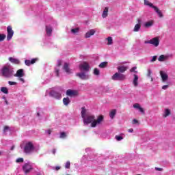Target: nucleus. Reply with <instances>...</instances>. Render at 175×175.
<instances>
[{"instance_id":"1","label":"nucleus","mask_w":175,"mask_h":175,"mask_svg":"<svg viewBox=\"0 0 175 175\" xmlns=\"http://www.w3.org/2000/svg\"><path fill=\"white\" fill-rule=\"evenodd\" d=\"M81 117L83 120L84 125H88V124H91V122H94L95 120V116L92 115H89L87 113V109H85V107L81 108Z\"/></svg>"},{"instance_id":"2","label":"nucleus","mask_w":175,"mask_h":175,"mask_svg":"<svg viewBox=\"0 0 175 175\" xmlns=\"http://www.w3.org/2000/svg\"><path fill=\"white\" fill-rule=\"evenodd\" d=\"M14 73V70H13V68H12L10 66H5L1 69L2 75L7 79H10L11 77H13Z\"/></svg>"},{"instance_id":"3","label":"nucleus","mask_w":175,"mask_h":175,"mask_svg":"<svg viewBox=\"0 0 175 175\" xmlns=\"http://www.w3.org/2000/svg\"><path fill=\"white\" fill-rule=\"evenodd\" d=\"M62 92H64V89L59 88L57 90H51L49 95L55 98V99H61L62 98Z\"/></svg>"},{"instance_id":"4","label":"nucleus","mask_w":175,"mask_h":175,"mask_svg":"<svg viewBox=\"0 0 175 175\" xmlns=\"http://www.w3.org/2000/svg\"><path fill=\"white\" fill-rule=\"evenodd\" d=\"M35 151V146L31 142H29L25 144L24 147V152L25 154H32Z\"/></svg>"},{"instance_id":"5","label":"nucleus","mask_w":175,"mask_h":175,"mask_svg":"<svg viewBox=\"0 0 175 175\" xmlns=\"http://www.w3.org/2000/svg\"><path fill=\"white\" fill-rule=\"evenodd\" d=\"M14 77H18V80L21 81L23 84L25 83V79L23 78V76H25L23 69H19L16 71V73L14 75Z\"/></svg>"},{"instance_id":"6","label":"nucleus","mask_w":175,"mask_h":175,"mask_svg":"<svg viewBox=\"0 0 175 175\" xmlns=\"http://www.w3.org/2000/svg\"><path fill=\"white\" fill-rule=\"evenodd\" d=\"M125 79V75L121 74L120 72H116L111 77V79L114 80L115 81H124Z\"/></svg>"},{"instance_id":"7","label":"nucleus","mask_w":175,"mask_h":175,"mask_svg":"<svg viewBox=\"0 0 175 175\" xmlns=\"http://www.w3.org/2000/svg\"><path fill=\"white\" fill-rule=\"evenodd\" d=\"M145 44H152L154 47H158L159 46V37H155L150 40L145 41Z\"/></svg>"},{"instance_id":"8","label":"nucleus","mask_w":175,"mask_h":175,"mask_svg":"<svg viewBox=\"0 0 175 175\" xmlns=\"http://www.w3.org/2000/svg\"><path fill=\"white\" fill-rule=\"evenodd\" d=\"M33 170V168L32 167V165H31L29 163H27L23 166V170L25 174H28V173H29V172Z\"/></svg>"},{"instance_id":"9","label":"nucleus","mask_w":175,"mask_h":175,"mask_svg":"<svg viewBox=\"0 0 175 175\" xmlns=\"http://www.w3.org/2000/svg\"><path fill=\"white\" fill-rule=\"evenodd\" d=\"M103 121V116H99L96 120H94L91 126L92 128H95L96 125H99L102 124V122Z\"/></svg>"},{"instance_id":"10","label":"nucleus","mask_w":175,"mask_h":175,"mask_svg":"<svg viewBox=\"0 0 175 175\" xmlns=\"http://www.w3.org/2000/svg\"><path fill=\"white\" fill-rule=\"evenodd\" d=\"M7 40L9 42V40H12V38H13V35H14V31H13L12 26H8L7 27Z\"/></svg>"},{"instance_id":"11","label":"nucleus","mask_w":175,"mask_h":175,"mask_svg":"<svg viewBox=\"0 0 175 175\" xmlns=\"http://www.w3.org/2000/svg\"><path fill=\"white\" fill-rule=\"evenodd\" d=\"M77 77H79L81 80H88L90 75L85 72H81L76 74Z\"/></svg>"},{"instance_id":"12","label":"nucleus","mask_w":175,"mask_h":175,"mask_svg":"<svg viewBox=\"0 0 175 175\" xmlns=\"http://www.w3.org/2000/svg\"><path fill=\"white\" fill-rule=\"evenodd\" d=\"M80 70H84V72H88L90 70V65L87 62H83L79 65Z\"/></svg>"},{"instance_id":"13","label":"nucleus","mask_w":175,"mask_h":175,"mask_svg":"<svg viewBox=\"0 0 175 175\" xmlns=\"http://www.w3.org/2000/svg\"><path fill=\"white\" fill-rule=\"evenodd\" d=\"M61 65H62V61L57 60V66L55 68V73L57 77H59V69H60Z\"/></svg>"},{"instance_id":"14","label":"nucleus","mask_w":175,"mask_h":175,"mask_svg":"<svg viewBox=\"0 0 175 175\" xmlns=\"http://www.w3.org/2000/svg\"><path fill=\"white\" fill-rule=\"evenodd\" d=\"M96 33V30H95L94 29H92L85 33V38L88 39L89 38H91V36H94V35H95Z\"/></svg>"},{"instance_id":"15","label":"nucleus","mask_w":175,"mask_h":175,"mask_svg":"<svg viewBox=\"0 0 175 175\" xmlns=\"http://www.w3.org/2000/svg\"><path fill=\"white\" fill-rule=\"evenodd\" d=\"M170 57V55H161L158 58V61H159V62H164V61H167Z\"/></svg>"},{"instance_id":"16","label":"nucleus","mask_w":175,"mask_h":175,"mask_svg":"<svg viewBox=\"0 0 175 175\" xmlns=\"http://www.w3.org/2000/svg\"><path fill=\"white\" fill-rule=\"evenodd\" d=\"M160 76L162 79V81H167V79H169V75H167V73L165 72V71H160Z\"/></svg>"},{"instance_id":"17","label":"nucleus","mask_w":175,"mask_h":175,"mask_svg":"<svg viewBox=\"0 0 175 175\" xmlns=\"http://www.w3.org/2000/svg\"><path fill=\"white\" fill-rule=\"evenodd\" d=\"M63 69L67 75H70L72 73V70L69 68V64L68 63H64Z\"/></svg>"},{"instance_id":"18","label":"nucleus","mask_w":175,"mask_h":175,"mask_svg":"<svg viewBox=\"0 0 175 175\" xmlns=\"http://www.w3.org/2000/svg\"><path fill=\"white\" fill-rule=\"evenodd\" d=\"M66 95H67V96H76V95H77V91L72 90H68L66 92Z\"/></svg>"},{"instance_id":"19","label":"nucleus","mask_w":175,"mask_h":175,"mask_svg":"<svg viewBox=\"0 0 175 175\" xmlns=\"http://www.w3.org/2000/svg\"><path fill=\"white\" fill-rule=\"evenodd\" d=\"M36 61H38V58H34V59H32L31 60L26 59L25 60V64L27 66H30L31 65H33V64H35Z\"/></svg>"},{"instance_id":"20","label":"nucleus","mask_w":175,"mask_h":175,"mask_svg":"<svg viewBox=\"0 0 175 175\" xmlns=\"http://www.w3.org/2000/svg\"><path fill=\"white\" fill-rule=\"evenodd\" d=\"M133 84L134 85V87H137L139 85V83L137 81H139V76H137V75L134 74L133 75Z\"/></svg>"},{"instance_id":"21","label":"nucleus","mask_w":175,"mask_h":175,"mask_svg":"<svg viewBox=\"0 0 175 175\" xmlns=\"http://www.w3.org/2000/svg\"><path fill=\"white\" fill-rule=\"evenodd\" d=\"M128 70V67L125 66H120L118 67V71L119 73H124Z\"/></svg>"},{"instance_id":"22","label":"nucleus","mask_w":175,"mask_h":175,"mask_svg":"<svg viewBox=\"0 0 175 175\" xmlns=\"http://www.w3.org/2000/svg\"><path fill=\"white\" fill-rule=\"evenodd\" d=\"M46 32L48 36H51V33H53V27L50 25L46 26Z\"/></svg>"},{"instance_id":"23","label":"nucleus","mask_w":175,"mask_h":175,"mask_svg":"<svg viewBox=\"0 0 175 175\" xmlns=\"http://www.w3.org/2000/svg\"><path fill=\"white\" fill-rule=\"evenodd\" d=\"M154 12H156V13H157L159 17H160V18H162V17H163V14H162V11H161L158 7H154Z\"/></svg>"},{"instance_id":"24","label":"nucleus","mask_w":175,"mask_h":175,"mask_svg":"<svg viewBox=\"0 0 175 175\" xmlns=\"http://www.w3.org/2000/svg\"><path fill=\"white\" fill-rule=\"evenodd\" d=\"M8 59L12 64H15L16 65H18V64H20V60H18V59L9 57Z\"/></svg>"},{"instance_id":"25","label":"nucleus","mask_w":175,"mask_h":175,"mask_svg":"<svg viewBox=\"0 0 175 175\" xmlns=\"http://www.w3.org/2000/svg\"><path fill=\"white\" fill-rule=\"evenodd\" d=\"M144 3L146 6H149L150 8H155L156 6L152 4V3L150 2L148 0H144Z\"/></svg>"},{"instance_id":"26","label":"nucleus","mask_w":175,"mask_h":175,"mask_svg":"<svg viewBox=\"0 0 175 175\" xmlns=\"http://www.w3.org/2000/svg\"><path fill=\"white\" fill-rule=\"evenodd\" d=\"M145 28H150V27H152L154 25V21H150L144 23Z\"/></svg>"},{"instance_id":"27","label":"nucleus","mask_w":175,"mask_h":175,"mask_svg":"<svg viewBox=\"0 0 175 175\" xmlns=\"http://www.w3.org/2000/svg\"><path fill=\"white\" fill-rule=\"evenodd\" d=\"M108 13H109V8H105L104 9V11H103V14H102L103 18H106V17H107Z\"/></svg>"},{"instance_id":"28","label":"nucleus","mask_w":175,"mask_h":175,"mask_svg":"<svg viewBox=\"0 0 175 175\" xmlns=\"http://www.w3.org/2000/svg\"><path fill=\"white\" fill-rule=\"evenodd\" d=\"M116 114H117V110L113 109L112 111H111L109 113L110 118H111V120H113V118H114V117H116Z\"/></svg>"},{"instance_id":"29","label":"nucleus","mask_w":175,"mask_h":175,"mask_svg":"<svg viewBox=\"0 0 175 175\" xmlns=\"http://www.w3.org/2000/svg\"><path fill=\"white\" fill-rule=\"evenodd\" d=\"M63 103L64 106H68L70 103V99L68 97L63 98Z\"/></svg>"},{"instance_id":"30","label":"nucleus","mask_w":175,"mask_h":175,"mask_svg":"<svg viewBox=\"0 0 175 175\" xmlns=\"http://www.w3.org/2000/svg\"><path fill=\"white\" fill-rule=\"evenodd\" d=\"M141 27H142V25H140V24H136L134 27L133 31L139 32V31H140Z\"/></svg>"},{"instance_id":"31","label":"nucleus","mask_w":175,"mask_h":175,"mask_svg":"<svg viewBox=\"0 0 175 175\" xmlns=\"http://www.w3.org/2000/svg\"><path fill=\"white\" fill-rule=\"evenodd\" d=\"M1 91L3 92V94H9V90L6 87H1Z\"/></svg>"},{"instance_id":"32","label":"nucleus","mask_w":175,"mask_h":175,"mask_svg":"<svg viewBox=\"0 0 175 175\" xmlns=\"http://www.w3.org/2000/svg\"><path fill=\"white\" fill-rule=\"evenodd\" d=\"M10 131V127L9 126H5L3 129V133L4 135H8V132Z\"/></svg>"},{"instance_id":"33","label":"nucleus","mask_w":175,"mask_h":175,"mask_svg":"<svg viewBox=\"0 0 175 175\" xmlns=\"http://www.w3.org/2000/svg\"><path fill=\"white\" fill-rule=\"evenodd\" d=\"M170 116V109H166L165 110L163 117H167V116Z\"/></svg>"},{"instance_id":"34","label":"nucleus","mask_w":175,"mask_h":175,"mask_svg":"<svg viewBox=\"0 0 175 175\" xmlns=\"http://www.w3.org/2000/svg\"><path fill=\"white\" fill-rule=\"evenodd\" d=\"M99 68H106L107 66V62H103L99 64Z\"/></svg>"},{"instance_id":"35","label":"nucleus","mask_w":175,"mask_h":175,"mask_svg":"<svg viewBox=\"0 0 175 175\" xmlns=\"http://www.w3.org/2000/svg\"><path fill=\"white\" fill-rule=\"evenodd\" d=\"M6 39V35L0 34V42H3Z\"/></svg>"},{"instance_id":"36","label":"nucleus","mask_w":175,"mask_h":175,"mask_svg":"<svg viewBox=\"0 0 175 175\" xmlns=\"http://www.w3.org/2000/svg\"><path fill=\"white\" fill-rule=\"evenodd\" d=\"M107 40H108L107 44H109V45L113 44V38L111 37H108L107 38Z\"/></svg>"},{"instance_id":"37","label":"nucleus","mask_w":175,"mask_h":175,"mask_svg":"<svg viewBox=\"0 0 175 175\" xmlns=\"http://www.w3.org/2000/svg\"><path fill=\"white\" fill-rule=\"evenodd\" d=\"M100 73V72L99 71V69L94 68V75H95L96 76H99Z\"/></svg>"},{"instance_id":"38","label":"nucleus","mask_w":175,"mask_h":175,"mask_svg":"<svg viewBox=\"0 0 175 175\" xmlns=\"http://www.w3.org/2000/svg\"><path fill=\"white\" fill-rule=\"evenodd\" d=\"M115 139H116L118 142H121V140H122V139H124V137H122V136H120V135H116V136H115Z\"/></svg>"},{"instance_id":"39","label":"nucleus","mask_w":175,"mask_h":175,"mask_svg":"<svg viewBox=\"0 0 175 175\" xmlns=\"http://www.w3.org/2000/svg\"><path fill=\"white\" fill-rule=\"evenodd\" d=\"M71 32H72V33H73L74 35H76V33H77L79 32V29H78V28L72 29H71Z\"/></svg>"},{"instance_id":"40","label":"nucleus","mask_w":175,"mask_h":175,"mask_svg":"<svg viewBox=\"0 0 175 175\" xmlns=\"http://www.w3.org/2000/svg\"><path fill=\"white\" fill-rule=\"evenodd\" d=\"M59 137L60 139H65L66 137V133L65 132L61 133Z\"/></svg>"},{"instance_id":"41","label":"nucleus","mask_w":175,"mask_h":175,"mask_svg":"<svg viewBox=\"0 0 175 175\" xmlns=\"http://www.w3.org/2000/svg\"><path fill=\"white\" fill-rule=\"evenodd\" d=\"M23 162H24V159L23 158H18L16 160V163H23Z\"/></svg>"},{"instance_id":"42","label":"nucleus","mask_w":175,"mask_h":175,"mask_svg":"<svg viewBox=\"0 0 175 175\" xmlns=\"http://www.w3.org/2000/svg\"><path fill=\"white\" fill-rule=\"evenodd\" d=\"M66 169H70V161H66L65 164Z\"/></svg>"},{"instance_id":"43","label":"nucleus","mask_w":175,"mask_h":175,"mask_svg":"<svg viewBox=\"0 0 175 175\" xmlns=\"http://www.w3.org/2000/svg\"><path fill=\"white\" fill-rule=\"evenodd\" d=\"M133 107H134V109H137L139 110V108L141 107H140V104H139V103H135V104L133 105Z\"/></svg>"},{"instance_id":"44","label":"nucleus","mask_w":175,"mask_h":175,"mask_svg":"<svg viewBox=\"0 0 175 175\" xmlns=\"http://www.w3.org/2000/svg\"><path fill=\"white\" fill-rule=\"evenodd\" d=\"M157 58H158V56H157V55L153 56L152 57V59H150V62H155V61H157Z\"/></svg>"},{"instance_id":"45","label":"nucleus","mask_w":175,"mask_h":175,"mask_svg":"<svg viewBox=\"0 0 175 175\" xmlns=\"http://www.w3.org/2000/svg\"><path fill=\"white\" fill-rule=\"evenodd\" d=\"M137 69V67L135 66V67H133L131 70H130V72H135V73H137V71H136L135 70Z\"/></svg>"},{"instance_id":"46","label":"nucleus","mask_w":175,"mask_h":175,"mask_svg":"<svg viewBox=\"0 0 175 175\" xmlns=\"http://www.w3.org/2000/svg\"><path fill=\"white\" fill-rule=\"evenodd\" d=\"M8 84L10 85H16V84H17V83L9 81Z\"/></svg>"},{"instance_id":"47","label":"nucleus","mask_w":175,"mask_h":175,"mask_svg":"<svg viewBox=\"0 0 175 175\" xmlns=\"http://www.w3.org/2000/svg\"><path fill=\"white\" fill-rule=\"evenodd\" d=\"M138 110L142 113V114H145L144 109L142 107H140Z\"/></svg>"},{"instance_id":"48","label":"nucleus","mask_w":175,"mask_h":175,"mask_svg":"<svg viewBox=\"0 0 175 175\" xmlns=\"http://www.w3.org/2000/svg\"><path fill=\"white\" fill-rule=\"evenodd\" d=\"M154 170H157V172H162L163 170V168H159L158 167H154Z\"/></svg>"},{"instance_id":"49","label":"nucleus","mask_w":175,"mask_h":175,"mask_svg":"<svg viewBox=\"0 0 175 175\" xmlns=\"http://www.w3.org/2000/svg\"><path fill=\"white\" fill-rule=\"evenodd\" d=\"M169 88V85H165L162 86V90H167Z\"/></svg>"},{"instance_id":"50","label":"nucleus","mask_w":175,"mask_h":175,"mask_svg":"<svg viewBox=\"0 0 175 175\" xmlns=\"http://www.w3.org/2000/svg\"><path fill=\"white\" fill-rule=\"evenodd\" d=\"M151 73H152V72L151 71L150 69H148V77H150L151 76Z\"/></svg>"},{"instance_id":"51","label":"nucleus","mask_w":175,"mask_h":175,"mask_svg":"<svg viewBox=\"0 0 175 175\" xmlns=\"http://www.w3.org/2000/svg\"><path fill=\"white\" fill-rule=\"evenodd\" d=\"M133 124H139V121H137V120H136V119H133Z\"/></svg>"},{"instance_id":"52","label":"nucleus","mask_w":175,"mask_h":175,"mask_svg":"<svg viewBox=\"0 0 175 175\" xmlns=\"http://www.w3.org/2000/svg\"><path fill=\"white\" fill-rule=\"evenodd\" d=\"M46 133H47L48 135H51V130H47L46 131Z\"/></svg>"},{"instance_id":"53","label":"nucleus","mask_w":175,"mask_h":175,"mask_svg":"<svg viewBox=\"0 0 175 175\" xmlns=\"http://www.w3.org/2000/svg\"><path fill=\"white\" fill-rule=\"evenodd\" d=\"M137 24H139V25H140V24H142V19L141 18H138L137 19Z\"/></svg>"},{"instance_id":"54","label":"nucleus","mask_w":175,"mask_h":175,"mask_svg":"<svg viewBox=\"0 0 175 175\" xmlns=\"http://www.w3.org/2000/svg\"><path fill=\"white\" fill-rule=\"evenodd\" d=\"M128 132H129V133H133V129H129Z\"/></svg>"},{"instance_id":"55","label":"nucleus","mask_w":175,"mask_h":175,"mask_svg":"<svg viewBox=\"0 0 175 175\" xmlns=\"http://www.w3.org/2000/svg\"><path fill=\"white\" fill-rule=\"evenodd\" d=\"M55 152H57V150L55 149H53L52 150V154H53L54 155H55Z\"/></svg>"},{"instance_id":"56","label":"nucleus","mask_w":175,"mask_h":175,"mask_svg":"<svg viewBox=\"0 0 175 175\" xmlns=\"http://www.w3.org/2000/svg\"><path fill=\"white\" fill-rule=\"evenodd\" d=\"M59 169H61V167H59V166H57L55 168V170H59Z\"/></svg>"},{"instance_id":"57","label":"nucleus","mask_w":175,"mask_h":175,"mask_svg":"<svg viewBox=\"0 0 175 175\" xmlns=\"http://www.w3.org/2000/svg\"><path fill=\"white\" fill-rule=\"evenodd\" d=\"M5 104L9 105V103L8 102V100H5Z\"/></svg>"},{"instance_id":"58","label":"nucleus","mask_w":175,"mask_h":175,"mask_svg":"<svg viewBox=\"0 0 175 175\" xmlns=\"http://www.w3.org/2000/svg\"><path fill=\"white\" fill-rule=\"evenodd\" d=\"M14 149V146H12L11 150H13Z\"/></svg>"},{"instance_id":"59","label":"nucleus","mask_w":175,"mask_h":175,"mask_svg":"<svg viewBox=\"0 0 175 175\" xmlns=\"http://www.w3.org/2000/svg\"><path fill=\"white\" fill-rule=\"evenodd\" d=\"M85 151H90V148H86Z\"/></svg>"},{"instance_id":"60","label":"nucleus","mask_w":175,"mask_h":175,"mask_svg":"<svg viewBox=\"0 0 175 175\" xmlns=\"http://www.w3.org/2000/svg\"><path fill=\"white\" fill-rule=\"evenodd\" d=\"M151 81H154V79L151 77Z\"/></svg>"},{"instance_id":"61","label":"nucleus","mask_w":175,"mask_h":175,"mask_svg":"<svg viewBox=\"0 0 175 175\" xmlns=\"http://www.w3.org/2000/svg\"><path fill=\"white\" fill-rule=\"evenodd\" d=\"M37 115L39 117L40 116V113H38Z\"/></svg>"},{"instance_id":"62","label":"nucleus","mask_w":175,"mask_h":175,"mask_svg":"<svg viewBox=\"0 0 175 175\" xmlns=\"http://www.w3.org/2000/svg\"><path fill=\"white\" fill-rule=\"evenodd\" d=\"M0 155H2V152L1 151H0Z\"/></svg>"}]
</instances>
